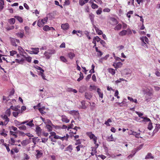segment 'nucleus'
I'll list each match as a JSON object with an SVG mask.
<instances>
[{
  "instance_id": "obj_1",
  "label": "nucleus",
  "mask_w": 160,
  "mask_h": 160,
  "mask_svg": "<svg viewBox=\"0 0 160 160\" xmlns=\"http://www.w3.org/2000/svg\"><path fill=\"white\" fill-rule=\"evenodd\" d=\"M55 52V51L54 49L48 50L45 52L44 54L47 59H49L52 54H54Z\"/></svg>"
},
{
  "instance_id": "obj_2",
  "label": "nucleus",
  "mask_w": 160,
  "mask_h": 160,
  "mask_svg": "<svg viewBox=\"0 0 160 160\" xmlns=\"http://www.w3.org/2000/svg\"><path fill=\"white\" fill-rule=\"evenodd\" d=\"M87 135L91 139H93L94 144H96L97 139V137H96L93 134L92 132H87Z\"/></svg>"
},
{
  "instance_id": "obj_3",
  "label": "nucleus",
  "mask_w": 160,
  "mask_h": 160,
  "mask_svg": "<svg viewBox=\"0 0 160 160\" xmlns=\"http://www.w3.org/2000/svg\"><path fill=\"white\" fill-rule=\"evenodd\" d=\"M19 40L18 39H16V38H13L11 40V43L14 46H17V43H19Z\"/></svg>"
},
{
  "instance_id": "obj_4",
  "label": "nucleus",
  "mask_w": 160,
  "mask_h": 160,
  "mask_svg": "<svg viewBox=\"0 0 160 160\" xmlns=\"http://www.w3.org/2000/svg\"><path fill=\"white\" fill-rule=\"evenodd\" d=\"M1 118L5 120L4 124L6 125L8 123V122L9 121V119L8 118L7 115H1Z\"/></svg>"
},
{
  "instance_id": "obj_5",
  "label": "nucleus",
  "mask_w": 160,
  "mask_h": 160,
  "mask_svg": "<svg viewBox=\"0 0 160 160\" xmlns=\"http://www.w3.org/2000/svg\"><path fill=\"white\" fill-rule=\"evenodd\" d=\"M35 131L36 132L38 136H40L41 134L42 129L40 127L38 126H37L36 128Z\"/></svg>"
},
{
  "instance_id": "obj_6",
  "label": "nucleus",
  "mask_w": 160,
  "mask_h": 160,
  "mask_svg": "<svg viewBox=\"0 0 160 160\" xmlns=\"http://www.w3.org/2000/svg\"><path fill=\"white\" fill-rule=\"evenodd\" d=\"M42 120L46 125H52V126L55 127V126L52 124L50 120L48 119L45 120L44 119H43Z\"/></svg>"
},
{
  "instance_id": "obj_7",
  "label": "nucleus",
  "mask_w": 160,
  "mask_h": 160,
  "mask_svg": "<svg viewBox=\"0 0 160 160\" xmlns=\"http://www.w3.org/2000/svg\"><path fill=\"white\" fill-rule=\"evenodd\" d=\"M85 97L86 99L90 100L92 97V94L90 92H86L85 93Z\"/></svg>"
},
{
  "instance_id": "obj_8",
  "label": "nucleus",
  "mask_w": 160,
  "mask_h": 160,
  "mask_svg": "<svg viewBox=\"0 0 160 160\" xmlns=\"http://www.w3.org/2000/svg\"><path fill=\"white\" fill-rule=\"evenodd\" d=\"M32 51H30L31 54H37L39 52V48H32Z\"/></svg>"
},
{
  "instance_id": "obj_9",
  "label": "nucleus",
  "mask_w": 160,
  "mask_h": 160,
  "mask_svg": "<svg viewBox=\"0 0 160 160\" xmlns=\"http://www.w3.org/2000/svg\"><path fill=\"white\" fill-rule=\"evenodd\" d=\"M61 28L64 30H67L69 28V25L68 23L63 24L62 25Z\"/></svg>"
},
{
  "instance_id": "obj_10",
  "label": "nucleus",
  "mask_w": 160,
  "mask_h": 160,
  "mask_svg": "<svg viewBox=\"0 0 160 160\" xmlns=\"http://www.w3.org/2000/svg\"><path fill=\"white\" fill-rule=\"evenodd\" d=\"M94 15L92 13H90L89 14V17L92 23H93L94 22Z\"/></svg>"
},
{
  "instance_id": "obj_11",
  "label": "nucleus",
  "mask_w": 160,
  "mask_h": 160,
  "mask_svg": "<svg viewBox=\"0 0 160 160\" xmlns=\"http://www.w3.org/2000/svg\"><path fill=\"white\" fill-rule=\"evenodd\" d=\"M140 134V133H138L134 131H132V133L130 134L135 136V137L138 138H141V137L139 136Z\"/></svg>"
},
{
  "instance_id": "obj_12",
  "label": "nucleus",
  "mask_w": 160,
  "mask_h": 160,
  "mask_svg": "<svg viewBox=\"0 0 160 160\" xmlns=\"http://www.w3.org/2000/svg\"><path fill=\"white\" fill-rule=\"evenodd\" d=\"M152 93L150 91H148L146 93L147 98V99L151 98L152 96Z\"/></svg>"
},
{
  "instance_id": "obj_13",
  "label": "nucleus",
  "mask_w": 160,
  "mask_h": 160,
  "mask_svg": "<svg viewBox=\"0 0 160 160\" xmlns=\"http://www.w3.org/2000/svg\"><path fill=\"white\" fill-rule=\"evenodd\" d=\"M140 39L142 42L144 41L145 42L148 43V39L146 36H143L142 37H141L140 38Z\"/></svg>"
},
{
  "instance_id": "obj_14",
  "label": "nucleus",
  "mask_w": 160,
  "mask_h": 160,
  "mask_svg": "<svg viewBox=\"0 0 160 160\" xmlns=\"http://www.w3.org/2000/svg\"><path fill=\"white\" fill-rule=\"evenodd\" d=\"M62 121L66 123H68L69 122V120L65 116H62Z\"/></svg>"
},
{
  "instance_id": "obj_15",
  "label": "nucleus",
  "mask_w": 160,
  "mask_h": 160,
  "mask_svg": "<svg viewBox=\"0 0 160 160\" xmlns=\"http://www.w3.org/2000/svg\"><path fill=\"white\" fill-rule=\"evenodd\" d=\"M45 22H42V20H39L38 21L37 25L40 27L43 26Z\"/></svg>"
},
{
  "instance_id": "obj_16",
  "label": "nucleus",
  "mask_w": 160,
  "mask_h": 160,
  "mask_svg": "<svg viewBox=\"0 0 160 160\" xmlns=\"http://www.w3.org/2000/svg\"><path fill=\"white\" fill-rule=\"evenodd\" d=\"M75 54L72 52H70L68 54V57L71 59H72L74 57H75Z\"/></svg>"
},
{
  "instance_id": "obj_17",
  "label": "nucleus",
  "mask_w": 160,
  "mask_h": 160,
  "mask_svg": "<svg viewBox=\"0 0 160 160\" xmlns=\"http://www.w3.org/2000/svg\"><path fill=\"white\" fill-rule=\"evenodd\" d=\"M154 157L152 155L151 153H148L145 157V159H153Z\"/></svg>"
},
{
  "instance_id": "obj_18",
  "label": "nucleus",
  "mask_w": 160,
  "mask_h": 160,
  "mask_svg": "<svg viewBox=\"0 0 160 160\" xmlns=\"http://www.w3.org/2000/svg\"><path fill=\"white\" fill-rule=\"evenodd\" d=\"M72 145H69L67 148H65V151H68L71 152L72 150Z\"/></svg>"
},
{
  "instance_id": "obj_19",
  "label": "nucleus",
  "mask_w": 160,
  "mask_h": 160,
  "mask_svg": "<svg viewBox=\"0 0 160 160\" xmlns=\"http://www.w3.org/2000/svg\"><path fill=\"white\" fill-rule=\"evenodd\" d=\"M51 28L53 29H54V28L52 27L50 28L48 26L45 25L44 27H43V29L44 31H48Z\"/></svg>"
},
{
  "instance_id": "obj_20",
  "label": "nucleus",
  "mask_w": 160,
  "mask_h": 160,
  "mask_svg": "<svg viewBox=\"0 0 160 160\" xmlns=\"http://www.w3.org/2000/svg\"><path fill=\"white\" fill-rule=\"evenodd\" d=\"M158 125L156 124V126L155 127V129L154 130L153 132V134H154L156 133L159 130L160 128V124H158Z\"/></svg>"
},
{
  "instance_id": "obj_21",
  "label": "nucleus",
  "mask_w": 160,
  "mask_h": 160,
  "mask_svg": "<svg viewBox=\"0 0 160 160\" xmlns=\"http://www.w3.org/2000/svg\"><path fill=\"white\" fill-rule=\"evenodd\" d=\"M101 89L99 88L97 89V92L99 96V97L102 98L103 97V94L102 92H101Z\"/></svg>"
},
{
  "instance_id": "obj_22",
  "label": "nucleus",
  "mask_w": 160,
  "mask_h": 160,
  "mask_svg": "<svg viewBox=\"0 0 160 160\" xmlns=\"http://www.w3.org/2000/svg\"><path fill=\"white\" fill-rule=\"evenodd\" d=\"M141 118H142L143 119L142 121V122H151V121L150 119L149 118H148L147 117H141Z\"/></svg>"
},
{
  "instance_id": "obj_23",
  "label": "nucleus",
  "mask_w": 160,
  "mask_h": 160,
  "mask_svg": "<svg viewBox=\"0 0 160 160\" xmlns=\"http://www.w3.org/2000/svg\"><path fill=\"white\" fill-rule=\"evenodd\" d=\"M14 18H16L20 22L22 23L23 22L22 18L19 16H15Z\"/></svg>"
},
{
  "instance_id": "obj_24",
  "label": "nucleus",
  "mask_w": 160,
  "mask_h": 160,
  "mask_svg": "<svg viewBox=\"0 0 160 160\" xmlns=\"http://www.w3.org/2000/svg\"><path fill=\"white\" fill-rule=\"evenodd\" d=\"M94 28L96 30V32H97L98 35H101L102 34V31L100 30H99L98 28H97L96 26H94Z\"/></svg>"
},
{
  "instance_id": "obj_25",
  "label": "nucleus",
  "mask_w": 160,
  "mask_h": 160,
  "mask_svg": "<svg viewBox=\"0 0 160 160\" xmlns=\"http://www.w3.org/2000/svg\"><path fill=\"white\" fill-rule=\"evenodd\" d=\"M82 105L80 106L81 107V108L83 109H85L87 108L86 106L85 105V101H82L81 102Z\"/></svg>"
},
{
  "instance_id": "obj_26",
  "label": "nucleus",
  "mask_w": 160,
  "mask_h": 160,
  "mask_svg": "<svg viewBox=\"0 0 160 160\" xmlns=\"http://www.w3.org/2000/svg\"><path fill=\"white\" fill-rule=\"evenodd\" d=\"M40 140L38 137H34L32 138V142L34 144H36V142H38Z\"/></svg>"
},
{
  "instance_id": "obj_27",
  "label": "nucleus",
  "mask_w": 160,
  "mask_h": 160,
  "mask_svg": "<svg viewBox=\"0 0 160 160\" xmlns=\"http://www.w3.org/2000/svg\"><path fill=\"white\" fill-rule=\"evenodd\" d=\"M10 109H12L13 110L16 111H18L19 110L18 108V106H13L12 105L10 106Z\"/></svg>"
},
{
  "instance_id": "obj_28",
  "label": "nucleus",
  "mask_w": 160,
  "mask_h": 160,
  "mask_svg": "<svg viewBox=\"0 0 160 160\" xmlns=\"http://www.w3.org/2000/svg\"><path fill=\"white\" fill-rule=\"evenodd\" d=\"M65 136H64L63 137H61L60 136H59L58 135H56L54 137V139H60L61 140H62L63 141L65 139Z\"/></svg>"
},
{
  "instance_id": "obj_29",
  "label": "nucleus",
  "mask_w": 160,
  "mask_h": 160,
  "mask_svg": "<svg viewBox=\"0 0 160 160\" xmlns=\"http://www.w3.org/2000/svg\"><path fill=\"white\" fill-rule=\"evenodd\" d=\"M52 125H46V127L49 132H51L52 130Z\"/></svg>"
},
{
  "instance_id": "obj_30",
  "label": "nucleus",
  "mask_w": 160,
  "mask_h": 160,
  "mask_svg": "<svg viewBox=\"0 0 160 160\" xmlns=\"http://www.w3.org/2000/svg\"><path fill=\"white\" fill-rule=\"evenodd\" d=\"M23 56L25 59L26 60H27L28 62H30L31 61L32 58L28 56L27 57L25 55H23Z\"/></svg>"
},
{
  "instance_id": "obj_31",
  "label": "nucleus",
  "mask_w": 160,
  "mask_h": 160,
  "mask_svg": "<svg viewBox=\"0 0 160 160\" xmlns=\"http://www.w3.org/2000/svg\"><path fill=\"white\" fill-rule=\"evenodd\" d=\"M127 31L126 30H123L122 31L120 32L119 33V35L120 36H123L126 35Z\"/></svg>"
},
{
  "instance_id": "obj_32",
  "label": "nucleus",
  "mask_w": 160,
  "mask_h": 160,
  "mask_svg": "<svg viewBox=\"0 0 160 160\" xmlns=\"http://www.w3.org/2000/svg\"><path fill=\"white\" fill-rule=\"evenodd\" d=\"M122 27V25L121 24L119 23V24H118V25H117L115 27L114 29L115 30H119Z\"/></svg>"
},
{
  "instance_id": "obj_33",
  "label": "nucleus",
  "mask_w": 160,
  "mask_h": 160,
  "mask_svg": "<svg viewBox=\"0 0 160 160\" xmlns=\"http://www.w3.org/2000/svg\"><path fill=\"white\" fill-rule=\"evenodd\" d=\"M60 58L61 61L63 62L66 63L68 62L67 60L64 56H61L60 57Z\"/></svg>"
},
{
  "instance_id": "obj_34",
  "label": "nucleus",
  "mask_w": 160,
  "mask_h": 160,
  "mask_svg": "<svg viewBox=\"0 0 160 160\" xmlns=\"http://www.w3.org/2000/svg\"><path fill=\"white\" fill-rule=\"evenodd\" d=\"M20 110H19L18 111H16L13 112L12 113L14 117H17L18 115V114L21 112Z\"/></svg>"
},
{
  "instance_id": "obj_35",
  "label": "nucleus",
  "mask_w": 160,
  "mask_h": 160,
  "mask_svg": "<svg viewBox=\"0 0 160 160\" xmlns=\"http://www.w3.org/2000/svg\"><path fill=\"white\" fill-rule=\"evenodd\" d=\"M10 109V108L7 109L5 112L6 115L8 117H9L11 115Z\"/></svg>"
},
{
  "instance_id": "obj_36",
  "label": "nucleus",
  "mask_w": 160,
  "mask_h": 160,
  "mask_svg": "<svg viewBox=\"0 0 160 160\" xmlns=\"http://www.w3.org/2000/svg\"><path fill=\"white\" fill-rule=\"evenodd\" d=\"M21 143L23 146H25L29 143V142L28 140H25L22 141Z\"/></svg>"
},
{
  "instance_id": "obj_37",
  "label": "nucleus",
  "mask_w": 160,
  "mask_h": 160,
  "mask_svg": "<svg viewBox=\"0 0 160 160\" xmlns=\"http://www.w3.org/2000/svg\"><path fill=\"white\" fill-rule=\"evenodd\" d=\"M36 152H37V154H36V157L37 158H40L42 155V153L38 150H36Z\"/></svg>"
},
{
  "instance_id": "obj_38",
  "label": "nucleus",
  "mask_w": 160,
  "mask_h": 160,
  "mask_svg": "<svg viewBox=\"0 0 160 160\" xmlns=\"http://www.w3.org/2000/svg\"><path fill=\"white\" fill-rule=\"evenodd\" d=\"M108 72L112 75H113L115 73V69L112 68H110L108 69Z\"/></svg>"
},
{
  "instance_id": "obj_39",
  "label": "nucleus",
  "mask_w": 160,
  "mask_h": 160,
  "mask_svg": "<svg viewBox=\"0 0 160 160\" xmlns=\"http://www.w3.org/2000/svg\"><path fill=\"white\" fill-rule=\"evenodd\" d=\"M112 135H111L110 136L108 137L107 138V140L109 142L112 141L114 140Z\"/></svg>"
},
{
  "instance_id": "obj_40",
  "label": "nucleus",
  "mask_w": 160,
  "mask_h": 160,
  "mask_svg": "<svg viewBox=\"0 0 160 160\" xmlns=\"http://www.w3.org/2000/svg\"><path fill=\"white\" fill-rule=\"evenodd\" d=\"M15 21V20L14 18H11L9 20V22L11 24H13Z\"/></svg>"
},
{
  "instance_id": "obj_41",
  "label": "nucleus",
  "mask_w": 160,
  "mask_h": 160,
  "mask_svg": "<svg viewBox=\"0 0 160 160\" xmlns=\"http://www.w3.org/2000/svg\"><path fill=\"white\" fill-rule=\"evenodd\" d=\"M33 121V120L30 121L28 123L27 122V123L26 124V125L30 127H32L34 125V124L32 123Z\"/></svg>"
},
{
  "instance_id": "obj_42",
  "label": "nucleus",
  "mask_w": 160,
  "mask_h": 160,
  "mask_svg": "<svg viewBox=\"0 0 160 160\" xmlns=\"http://www.w3.org/2000/svg\"><path fill=\"white\" fill-rule=\"evenodd\" d=\"M14 123L16 126L18 127L21 124V122H19L18 120H15L14 121Z\"/></svg>"
},
{
  "instance_id": "obj_43",
  "label": "nucleus",
  "mask_w": 160,
  "mask_h": 160,
  "mask_svg": "<svg viewBox=\"0 0 160 160\" xmlns=\"http://www.w3.org/2000/svg\"><path fill=\"white\" fill-rule=\"evenodd\" d=\"M16 35L18 37L21 38H22L24 36V34L21 32H18L16 33Z\"/></svg>"
},
{
  "instance_id": "obj_44",
  "label": "nucleus",
  "mask_w": 160,
  "mask_h": 160,
  "mask_svg": "<svg viewBox=\"0 0 160 160\" xmlns=\"http://www.w3.org/2000/svg\"><path fill=\"white\" fill-rule=\"evenodd\" d=\"M152 128H153V127H152V123L151 122H149V124H148V129L149 130H151Z\"/></svg>"
},
{
  "instance_id": "obj_45",
  "label": "nucleus",
  "mask_w": 160,
  "mask_h": 160,
  "mask_svg": "<svg viewBox=\"0 0 160 160\" xmlns=\"http://www.w3.org/2000/svg\"><path fill=\"white\" fill-rule=\"evenodd\" d=\"M17 52L16 51L12 50L10 51V55L12 56H14V55L17 54Z\"/></svg>"
},
{
  "instance_id": "obj_46",
  "label": "nucleus",
  "mask_w": 160,
  "mask_h": 160,
  "mask_svg": "<svg viewBox=\"0 0 160 160\" xmlns=\"http://www.w3.org/2000/svg\"><path fill=\"white\" fill-rule=\"evenodd\" d=\"M122 65V63L120 62H119L117 63V66L116 68H119L121 67Z\"/></svg>"
},
{
  "instance_id": "obj_47",
  "label": "nucleus",
  "mask_w": 160,
  "mask_h": 160,
  "mask_svg": "<svg viewBox=\"0 0 160 160\" xmlns=\"http://www.w3.org/2000/svg\"><path fill=\"white\" fill-rule=\"evenodd\" d=\"M93 39L97 41L98 42L99 41L100 42L101 40L100 38L98 36L94 37Z\"/></svg>"
},
{
  "instance_id": "obj_48",
  "label": "nucleus",
  "mask_w": 160,
  "mask_h": 160,
  "mask_svg": "<svg viewBox=\"0 0 160 160\" xmlns=\"http://www.w3.org/2000/svg\"><path fill=\"white\" fill-rule=\"evenodd\" d=\"M20 130H25L26 129V127L24 125H22L18 127Z\"/></svg>"
},
{
  "instance_id": "obj_49",
  "label": "nucleus",
  "mask_w": 160,
  "mask_h": 160,
  "mask_svg": "<svg viewBox=\"0 0 160 160\" xmlns=\"http://www.w3.org/2000/svg\"><path fill=\"white\" fill-rule=\"evenodd\" d=\"M133 13V11H130L129 12H128L127 13V17L130 18L131 17L130 14H132Z\"/></svg>"
},
{
  "instance_id": "obj_50",
  "label": "nucleus",
  "mask_w": 160,
  "mask_h": 160,
  "mask_svg": "<svg viewBox=\"0 0 160 160\" xmlns=\"http://www.w3.org/2000/svg\"><path fill=\"white\" fill-rule=\"evenodd\" d=\"M143 144H141L139 147H137L136 148V151H138L140 150L143 147Z\"/></svg>"
},
{
  "instance_id": "obj_51",
  "label": "nucleus",
  "mask_w": 160,
  "mask_h": 160,
  "mask_svg": "<svg viewBox=\"0 0 160 160\" xmlns=\"http://www.w3.org/2000/svg\"><path fill=\"white\" fill-rule=\"evenodd\" d=\"M71 112L72 114H74L76 115H78L79 114V113L78 111L75 110H72L71 111Z\"/></svg>"
},
{
  "instance_id": "obj_52",
  "label": "nucleus",
  "mask_w": 160,
  "mask_h": 160,
  "mask_svg": "<svg viewBox=\"0 0 160 160\" xmlns=\"http://www.w3.org/2000/svg\"><path fill=\"white\" fill-rule=\"evenodd\" d=\"M92 7L93 9H95L98 8V6L97 4L93 3L92 5Z\"/></svg>"
},
{
  "instance_id": "obj_53",
  "label": "nucleus",
  "mask_w": 160,
  "mask_h": 160,
  "mask_svg": "<svg viewBox=\"0 0 160 160\" xmlns=\"http://www.w3.org/2000/svg\"><path fill=\"white\" fill-rule=\"evenodd\" d=\"M109 57V55L107 54V55H106L105 57L102 58L101 59V60H107L108 59V58Z\"/></svg>"
},
{
  "instance_id": "obj_54",
  "label": "nucleus",
  "mask_w": 160,
  "mask_h": 160,
  "mask_svg": "<svg viewBox=\"0 0 160 160\" xmlns=\"http://www.w3.org/2000/svg\"><path fill=\"white\" fill-rule=\"evenodd\" d=\"M136 113L138 114V116L139 117H140L141 118V117H142L143 115V114L142 113L140 112H137V111H136Z\"/></svg>"
},
{
  "instance_id": "obj_55",
  "label": "nucleus",
  "mask_w": 160,
  "mask_h": 160,
  "mask_svg": "<svg viewBox=\"0 0 160 160\" xmlns=\"http://www.w3.org/2000/svg\"><path fill=\"white\" fill-rule=\"evenodd\" d=\"M118 92L117 90L116 91L115 93H114V96L115 97H117L118 98H119L120 97L118 96Z\"/></svg>"
},
{
  "instance_id": "obj_56",
  "label": "nucleus",
  "mask_w": 160,
  "mask_h": 160,
  "mask_svg": "<svg viewBox=\"0 0 160 160\" xmlns=\"http://www.w3.org/2000/svg\"><path fill=\"white\" fill-rule=\"evenodd\" d=\"M34 67L37 69L40 70L41 71H42V72H44V71L43 69H42L40 67H39L38 66H36V67Z\"/></svg>"
},
{
  "instance_id": "obj_57",
  "label": "nucleus",
  "mask_w": 160,
  "mask_h": 160,
  "mask_svg": "<svg viewBox=\"0 0 160 160\" xmlns=\"http://www.w3.org/2000/svg\"><path fill=\"white\" fill-rule=\"evenodd\" d=\"M85 34L89 39H91V37L90 36H89V32L88 31H85Z\"/></svg>"
},
{
  "instance_id": "obj_58",
  "label": "nucleus",
  "mask_w": 160,
  "mask_h": 160,
  "mask_svg": "<svg viewBox=\"0 0 160 160\" xmlns=\"http://www.w3.org/2000/svg\"><path fill=\"white\" fill-rule=\"evenodd\" d=\"M100 43L102 45L103 47H105V46L106 43L104 41L101 40L100 41Z\"/></svg>"
},
{
  "instance_id": "obj_59",
  "label": "nucleus",
  "mask_w": 160,
  "mask_h": 160,
  "mask_svg": "<svg viewBox=\"0 0 160 160\" xmlns=\"http://www.w3.org/2000/svg\"><path fill=\"white\" fill-rule=\"evenodd\" d=\"M15 142V141L13 138H11V141L9 143L13 145L14 144V143Z\"/></svg>"
},
{
  "instance_id": "obj_60",
  "label": "nucleus",
  "mask_w": 160,
  "mask_h": 160,
  "mask_svg": "<svg viewBox=\"0 0 160 160\" xmlns=\"http://www.w3.org/2000/svg\"><path fill=\"white\" fill-rule=\"evenodd\" d=\"M102 12L101 9H99L98 10H97L96 12V13L98 15L100 14Z\"/></svg>"
},
{
  "instance_id": "obj_61",
  "label": "nucleus",
  "mask_w": 160,
  "mask_h": 160,
  "mask_svg": "<svg viewBox=\"0 0 160 160\" xmlns=\"http://www.w3.org/2000/svg\"><path fill=\"white\" fill-rule=\"evenodd\" d=\"M79 2L80 5L82 6L83 5L85 4V3H84L83 0H79Z\"/></svg>"
},
{
  "instance_id": "obj_62",
  "label": "nucleus",
  "mask_w": 160,
  "mask_h": 160,
  "mask_svg": "<svg viewBox=\"0 0 160 160\" xmlns=\"http://www.w3.org/2000/svg\"><path fill=\"white\" fill-rule=\"evenodd\" d=\"M110 9L108 8H106L103 10V11L105 12H109L110 11Z\"/></svg>"
},
{
  "instance_id": "obj_63",
  "label": "nucleus",
  "mask_w": 160,
  "mask_h": 160,
  "mask_svg": "<svg viewBox=\"0 0 160 160\" xmlns=\"http://www.w3.org/2000/svg\"><path fill=\"white\" fill-rule=\"evenodd\" d=\"M48 140V138H42V142L43 143H45Z\"/></svg>"
},
{
  "instance_id": "obj_64",
  "label": "nucleus",
  "mask_w": 160,
  "mask_h": 160,
  "mask_svg": "<svg viewBox=\"0 0 160 160\" xmlns=\"http://www.w3.org/2000/svg\"><path fill=\"white\" fill-rule=\"evenodd\" d=\"M91 74H90L88 75V76L86 78V80L87 81H88L89 79L91 78Z\"/></svg>"
}]
</instances>
